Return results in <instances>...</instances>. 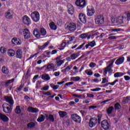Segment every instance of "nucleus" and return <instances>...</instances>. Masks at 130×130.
<instances>
[{
    "label": "nucleus",
    "instance_id": "f257e3e1",
    "mask_svg": "<svg viewBox=\"0 0 130 130\" xmlns=\"http://www.w3.org/2000/svg\"><path fill=\"white\" fill-rule=\"evenodd\" d=\"M112 22L113 24H117V25H120L121 24H127V19L125 17V14L118 16L117 17H112L111 19Z\"/></svg>",
    "mask_w": 130,
    "mask_h": 130
},
{
    "label": "nucleus",
    "instance_id": "f03ea898",
    "mask_svg": "<svg viewBox=\"0 0 130 130\" xmlns=\"http://www.w3.org/2000/svg\"><path fill=\"white\" fill-rule=\"evenodd\" d=\"M30 17L32 21L36 23L39 22V20H40V14H39V12L37 11L32 12L30 14Z\"/></svg>",
    "mask_w": 130,
    "mask_h": 130
},
{
    "label": "nucleus",
    "instance_id": "7ed1b4c3",
    "mask_svg": "<svg viewBox=\"0 0 130 130\" xmlns=\"http://www.w3.org/2000/svg\"><path fill=\"white\" fill-rule=\"evenodd\" d=\"M3 111L5 112V113H11L12 110H13V105L4 104L3 105Z\"/></svg>",
    "mask_w": 130,
    "mask_h": 130
},
{
    "label": "nucleus",
    "instance_id": "20e7f679",
    "mask_svg": "<svg viewBox=\"0 0 130 130\" xmlns=\"http://www.w3.org/2000/svg\"><path fill=\"white\" fill-rule=\"evenodd\" d=\"M22 21L23 24H24V25H26L27 26L31 25L32 23V21H31V19H30V17H28L27 15H24L23 16Z\"/></svg>",
    "mask_w": 130,
    "mask_h": 130
},
{
    "label": "nucleus",
    "instance_id": "39448f33",
    "mask_svg": "<svg viewBox=\"0 0 130 130\" xmlns=\"http://www.w3.org/2000/svg\"><path fill=\"white\" fill-rule=\"evenodd\" d=\"M46 70L49 72H51L52 71L55 72V71H57L56 66L52 63H50L47 65Z\"/></svg>",
    "mask_w": 130,
    "mask_h": 130
},
{
    "label": "nucleus",
    "instance_id": "423d86ee",
    "mask_svg": "<svg viewBox=\"0 0 130 130\" xmlns=\"http://www.w3.org/2000/svg\"><path fill=\"white\" fill-rule=\"evenodd\" d=\"M95 24L98 25H102L104 24V17L101 16H98L95 18Z\"/></svg>",
    "mask_w": 130,
    "mask_h": 130
},
{
    "label": "nucleus",
    "instance_id": "0eeeda50",
    "mask_svg": "<svg viewBox=\"0 0 130 130\" xmlns=\"http://www.w3.org/2000/svg\"><path fill=\"white\" fill-rule=\"evenodd\" d=\"M101 125L103 128L105 130L109 129V127L110 125H109V123H108V121L107 120H104L101 122Z\"/></svg>",
    "mask_w": 130,
    "mask_h": 130
},
{
    "label": "nucleus",
    "instance_id": "6e6552de",
    "mask_svg": "<svg viewBox=\"0 0 130 130\" xmlns=\"http://www.w3.org/2000/svg\"><path fill=\"white\" fill-rule=\"evenodd\" d=\"M87 16L91 17V16H93L94 14H95V10H94V8L92 6H88L87 7Z\"/></svg>",
    "mask_w": 130,
    "mask_h": 130
},
{
    "label": "nucleus",
    "instance_id": "1a4fd4ad",
    "mask_svg": "<svg viewBox=\"0 0 130 130\" xmlns=\"http://www.w3.org/2000/svg\"><path fill=\"white\" fill-rule=\"evenodd\" d=\"M67 29L71 32L76 31L77 29V25L74 23H69V25L67 26Z\"/></svg>",
    "mask_w": 130,
    "mask_h": 130
},
{
    "label": "nucleus",
    "instance_id": "9d476101",
    "mask_svg": "<svg viewBox=\"0 0 130 130\" xmlns=\"http://www.w3.org/2000/svg\"><path fill=\"white\" fill-rule=\"evenodd\" d=\"M23 37L24 39H29L31 37L30 31L27 28H25L23 30Z\"/></svg>",
    "mask_w": 130,
    "mask_h": 130
},
{
    "label": "nucleus",
    "instance_id": "9b49d317",
    "mask_svg": "<svg viewBox=\"0 0 130 130\" xmlns=\"http://www.w3.org/2000/svg\"><path fill=\"white\" fill-rule=\"evenodd\" d=\"M76 5L80 8H84L86 6V2L85 0H77Z\"/></svg>",
    "mask_w": 130,
    "mask_h": 130
},
{
    "label": "nucleus",
    "instance_id": "f8f14e48",
    "mask_svg": "<svg viewBox=\"0 0 130 130\" xmlns=\"http://www.w3.org/2000/svg\"><path fill=\"white\" fill-rule=\"evenodd\" d=\"M113 62H114V60L112 61L111 63L105 69L104 73V74H105V75H106L107 73H111V71H112L111 69L112 68Z\"/></svg>",
    "mask_w": 130,
    "mask_h": 130
},
{
    "label": "nucleus",
    "instance_id": "ddd939ff",
    "mask_svg": "<svg viewBox=\"0 0 130 130\" xmlns=\"http://www.w3.org/2000/svg\"><path fill=\"white\" fill-rule=\"evenodd\" d=\"M72 118L73 119V120H74V121H75V122H77V123H80V122H81V117L76 114H74L72 115Z\"/></svg>",
    "mask_w": 130,
    "mask_h": 130
},
{
    "label": "nucleus",
    "instance_id": "4468645a",
    "mask_svg": "<svg viewBox=\"0 0 130 130\" xmlns=\"http://www.w3.org/2000/svg\"><path fill=\"white\" fill-rule=\"evenodd\" d=\"M96 123H97V119L92 118L89 120V126L90 127H94L96 125Z\"/></svg>",
    "mask_w": 130,
    "mask_h": 130
},
{
    "label": "nucleus",
    "instance_id": "2eb2a0df",
    "mask_svg": "<svg viewBox=\"0 0 130 130\" xmlns=\"http://www.w3.org/2000/svg\"><path fill=\"white\" fill-rule=\"evenodd\" d=\"M5 100L6 102H8L9 104H10V105H14V99H13V98H12V96H5Z\"/></svg>",
    "mask_w": 130,
    "mask_h": 130
},
{
    "label": "nucleus",
    "instance_id": "dca6fc26",
    "mask_svg": "<svg viewBox=\"0 0 130 130\" xmlns=\"http://www.w3.org/2000/svg\"><path fill=\"white\" fill-rule=\"evenodd\" d=\"M67 8H68V12L69 14H70V15H73V14H74V7H73V5L70 4H68Z\"/></svg>",
    "mask_w": 130,
    "mask_h": 130
},
{
    "label": "nucleus",
    "instance_id": "f3484780",
    "mask_svg": "<svg viewBox=\"0 0 130 130\" xmlns=\"http://www.w3.org/2000/svg\"><path fill=\"white\" fill-rule=\"evenodd\" d=\"M79 19L80 21H81V22H82V23H85L86 22V16L85 15V14H84L83 13L79 14Z\"/></svg>",
    "mask_w": 130,
    "mask_h": 130
},
{
    "label": "nucleus",
    "instance_id": "a211bd4d",
    "mask_svg": "<svg viewBox=\"0 0 130 130\" xmlns=\"http://www.w3.org/2000/svg\"><path fill=\"white\" fill-rule=\"evenodd\" d=\"M7 54L10 57H13V56H15L16 52L14 49H10L7 50Z\"/></svg>",
    "mask_w": 130,
    "mask_h": 130
},
{
    "label": "nucleus",
    "instance_id": "6ab92c4d",
    "mask_svg": "<svg viewBox=\"0 0 130 130\" xmlns=\"http://www.w3.org/2000/svg\"><path fill=\"white\" fill-rule=\"evenodd\" d=\"M80 56V52H77L76 53H73L70 56V57L67 58V59H72L73 60L76 59V58H77V57H79Z\"/></svg>",
    "mask_w": 130,
    "mask_h": 130
},
{
    "label": "nucleus",
    "instance_id": "aec40b11",
    "mask_svg": "<svg viewBox=\"0 0 130 130\" xmlns=\"http://www.w3.org/2000/svg\"><path fill=\"white\" fill-rule=\"evenodd\" d=\"M27 111L31 112V113H38V112H39V110L37 108L29 107L27 108Z\"/></svg>",
    "mask_w": 130,
    "mask_h": 130
},
{
    "label": "nucleus",
    "instance_id": "412c9836",
    "mask_svg": "<svg viewBox=\"0 0 130 130\" xmlns=\"http://www.w3.org/2000/svg\"><path fill=\"white\" fill-rule=\"evenodd\" d=\"M13 16V11L11 10H9L5 13V17L7 19H12Z\"/></svg>",
    "mask_w": 130,
    "mask_h": 130
},
{
    "label": "nucleus",
    "instance_id": "4be33fe9",
    "mask_svg": "<svg viewBox=\"0 0 130 130\" xmlns=\"http://www.w3.org/2000/svg\"><path fill=\"white\" fill-rule=\"evenodd\" d=\"M12 43L13 44H14V45H21V40L16 38H13L12 39Z\"/></svg>",
    "mask_w": 130,
    "mask_h": 130
},
{
    "label": "nucleus",
    "instance_id": "5701e85b",
    "mask_svg": "<svg viewBox=\"0 0 130 130\" xmlns=\"http://www.w3.org/2000/svg\"><path fill=\"white\" fill-rule=\"evenodd\" d=\"M123 61H124V57H121L116 60L115 63L117 66H119V64L123 63Z\"/></svg>",
    "mask_w": 130,
    "mask_h": 130
},
{
    "label": "nucleus",
    "instance_id": "b1692460",
    "mask_svg": "<svg viewBox=\"0 0 130 130\" xmlns=\"http://www.w3.org/2000/svg\"><path fill=\"white\" fill-rule=\"evenodd\" d=\"M0 119H1V120L4 122L9 121V118L7 116L1 113H0Z\"/></svg>",
    "mask_w": 130,
    "mask_h": 130
},
{
    "label": "nucleus",
    "instance_id": "393cba45",
    "mask_svg": "<svg viewBox=\"0 0 130 130\" xmlns=\"http://www.w3.org/2000/svg\"><path fill=\"white\" fill-rule=\"evenodd\" d=\"M42 79L44 81H49V80H50V76L47 74H43L42 75Z\"/></svg>",
    "mask_w": 130,
    "mask_h": 130
},
{
    "label": "nucleus",
    "instance_id": "a878e982",
    "mask_svg": "<svg viewBox=\"0 0 130 130\" xmlns=\"http://www.w3.org/2000/svg\"><path fill=\"white\" fill-rule=\"evenodd\" d=\"M125 75V73H123L122 72H117L114 74V78H120V77H122Z\"/></svg>",
    "mask_w": 130,
    "mask_h": 130
},
{
    "label": "nucleus",
    "instance_id": "bb28decb",
    "mask_svg": "<svg viewBox=\"0 0 130 130\" xmlns=\"http://www.w3.org/2000/svg\"><path fill=\"white\" fill-rule=\"evenodd\" d=\"M22 50L18 49L16 51V57L17 58H22Z\"/></svg>",
    "mask_w": 130,
    "mask_h": 130
},
{
    "label": "nucleus",
    "instance_id": "cd10ccee",
    "mask_svg": "<svg viewBox=\"0 0 130 130\" xmlns=\"http://www.w3.org/2000/svg\"><path fill=\"white\" fill-rule=\"evenodd\" d=\"M33 35L37 38H39L41 36V34H40L39 31L37 29H35L33 31Z\"/></svg>",
    "mask_w": 130,
    "mask_h": 130
},
{
    "label": "nucleus",
    "instance_id": "c85d7f7f",
    "mask_svg": "<svg viewBox=\"0 0 130 130\" xmlns=\"http://www.w3.org/2000/svg\"><path fill=\"white\" fill-rule=\"evenodd\" d=\"M67 112H63L62 111H59V115L60 117L63 118V117H67Z\"/></svg>",
    "mask_w": 130,
    "mask_h": 130
},
{
    "label": "nucleus",
    "instance_id": "c756f323",
    "mask_svg": "<svg viewBox=\"0 0 130 130\" xmlns=\"http://www.w3.org/2000/svg\"><path fill=\"white\" fill-rule=\"evenodd\" d=\"M44 119H45V117L43 115H40L37 119V121L42 122V121H44Z\"/></svg>",
    "mask_w": 130,
    "mask_h": 130
},
{
    "label": "nucleus",
    "instance_id": "7c9ffc66",
    "mask_svg": "<svg viewBox=\"0 0 130 130\" xmlns=\"http://www.w3.org/2000/svg\"><path fill=\"white\" fill-rule=\"evenodd\" d=\"M50 27L52 30H56L57 27L54 22H51L49 24Z\"/></svg>",
    "mask_w": 130,
    "mask_h": 130
},
{
    "label": "nucleus",
    "instance_id": "2f4dec72",
    "mask_svg": "<svg viewBox=\"0 0 130 130\" xmlns=\"http://www.w3.org/2000/svg\"><path fill=\"white\" fill-rule=\"evenodd\" d=\"M70 79L71 81H74V82H79L81 80V78L79 76L72 77Z\"/></svg>",
    "mask_w": 130,
    "mask_h": 130
},
{
    "label": "nucleus",
    "instance_id": "473e14b6",
    "mask_svg": "<svg viewBox=\"0 0 130 130\" xmlns=\"http://www.w3.org/2000/svg\"><path fill=\"white\" fill-rule=\"evenodd\" d=\"M64 61L63 60H57L56 62V64L57 67H60L62 63H64Z\"/></svg>",
    "mask_w": 130,
    "mask_h": 130
},
{
    "label": "nucleus",
    "instance_id": "72a5a7b5",
    "mask_svg": "<svg viewBox=\"0 0 130 130\" xmlns=\"http://www.w3.org/2000/svg\"><path fill=\"white\" fill-rule=\"evenodd\" d=\"M40 33L42 36H45V35L47 34L46 30L44 28H41L40 29Z\"/></svg>",
    "mask_w": 130,
    "mask_h": 130
},
{
    "label": "nucleus",
    "instance_id": "f704fd0d",
    "mask_svg": "<svg viewBox=\"0 0 130 130\" xmlns=\"http://www.w3.org/2000/svg\"><path fill=\"white\" fill-rule=\"evenodd\" d=\"M85 74H87L88 76H92L93 75V72H92V70H86L85 71Z\"/></svg>",
    "mask_w": 130,
    "mask_h": 130
},
{
    "label": "nucleus",
    "instance_id": "c9c22d12",
    "mask_svg": "<svg viewBox=\"0 0 130 130\" xmlns=\"http://www.w3.org/2000/svg\"><path fill=\"white\" fill-rule=\"evenodd\" d=\"M2 72L4 73V74H8L9 73V70H8V68H7L5 66H4L2 68Z\"/></svg>",
    "mask_w": 130,
    "mask_h": 130
},
{
    "label": "nucleus",
    "instance_id": "e433bc0d",
    "mask_svg": "<svg viewBox=\"0 0 130 130\" xmlns=\"http://www.w3.org/2000/svg\"><path fill=\"white\" fill-rule=\"evenodd\" d=\"M114 108L112 106H111L110 107H109V108L107 109V112L108 114H111V113H112V111L113 110Z\"/></svg>",
    "mask_w": 130,
    "mask_h": 130
},
{
    "label": "nucleus",
    "instance_id": "4c0bfd02",
    "mask_svg": "<svg viewBox=\"0 0 130 130\" xmlns=\"http://www.w3.org/2000/svg\"><path fill=\"white\" fill-rule=\"evenodd\" d=\"M34 126H35V123L34 122H30L27 124L28 128H33Z\"/></svg>",
    "mask_w": 130,
    "mask_h": 130
},
{
    "label": "nucleus",
    "instance_id": "58836bf2",
    "mask_svg": "<svg viewBox=\"0 0 130 130\" xmlns=\"http://www.w3.org/2000/svg\"><path fill=\"white\" fill-rule=\"evenodd\" d=\"M14 81H15L14 78H13L11 80H8L7 81H6L5 82V85L6 86H9V84H12V83H13V82H14Z\"/></svg>",
    "mask_w": 130,
    "mask_h": 130
},
{
    "label": "nucleus",
    "instance_id": "ea45409f",
    "mask_svg": "<svg viewBox=\"0 0 130 130\" xmlns=\"http://www.w3.org/2000/svg\"><path fill=\"white\" fill-rule=\"evenodd\" d=\"M48 44H49V42H47L46 43H45L43 45L41 46L40 47V49H44V48H45L46 47H47V46H48Z\"/></svg>",
    "mask_w": 130,
    "mask_h": 130
},
{
    "label": "nucleus",
    "instance_id": "a19ab883",
    "mask_svg": "<svg viewBox=\"0 0 130 130\" xmlns=\"http://www.w3.org/2000/svg\"><path fill=\"white\" fill-rule=\"evenodd\" d=\"M0 52L1 53H6L7 52V48L5 47H1L0 48Z\"/></svg>",
    "mask_w": 130,
    "mask_h": 130
},
{
    "label": "nucleus",
    "instance_id": "79ce46f5",
    "mask_svg": "<svg viewBox=\"0 0 130 130\" xmlns=\"http://www.w3.org/2000/svg\"><path fill=\"white\" fill-rule=\"evenodd\" d=\"M66 45H67V43L63 42L61 44V48H59V50H63V49H64V47H66Z\"/></svg>",
    "mask_w": 130,
    "mask_h": 130
},
{
    "label": "nucleus",
    "instance_id": "37998d69",
    "mask_svg": "<svg viewBox=\"0 0 130 130\" xmlns=\"http://www.w3.org/2000/svg\"><path fill=\"white\" fill-rule=\"evenodd\" d=\"M47 119H49L50 121L53 122L54 121V117L52 115H49Z\"/></svg>",
    "mask_w": 130,
    "mask_h": 130
},
{
    "label": "nucleus",
    "instance_id": "c03bdc74",
    "mask_svg": "<svg viewBox=\"0 0 130 130\" xmlns=\"http://www.w3.org/2000/svg\"><path fill=\"white\" fill-rule=\"evenodd\" d=\"M88 44L90 47H94L95 45H96V43L94 41H92L89 43H88Z\"/></svg>",
    "mask_w": 130,
    "mask_h": 130
},
{
    "label": "nucleus",
    "instance_id": "a18cd8bd",
    "mask_svg": "<svg viewBox=\"0 0 130 130\" xmlns=\"http://www.w3.org/2000/svg\"><path fill=\"white\" fill-rule=\"evenodd\" d=\"M124 15H125V18L127 19V22H128V21L130 20V12L124 13Z\"/></svg>",
    "mask_w": 130,
    "mask_h": 130
},
{
    "label": "nucleus",
    "instance_id": "49530a36",
    "mask_svg": "<svg viewBox=\"0 0 130 130\" xmlns=\"http://www.w3.org/2000/svg\"><path fill=\"white\" fill-rule=\"evenodd\" d=\"M88 37V35L86 34H83L79 36L80 38H82V39H85V38H87Z\"/></svg>",
    "mask_w": 130,
    "mask_h": 130
},
{
    "label": "nucleus",
    "instance_id": "de8ad7c7",
    "mask_svg": "<svg viewBox=\"0 0 130 130\" xmlns=\"http://www.w3.org/2000/svg\"><path fill=\"white\" fill-rule=\"evenodd\" d=\"M50 86H51V88H52V89H53V90H57V89H58V88H59V85H55L54 84H51Z\"/></svg>",
    "mask_w": 130,
    "mask_h": 130
},
{
    "label": "nucleus",
    "instance_id": "09e8293b",
    "mask_svg": "<svg viewBox=\"0 0 130 130\" xmlns=\"http://www.w3.org/2000/svg\"><path fill=\"white\" fill-rule=\"evenodd\" d=\"M16 113L19 114L21 113V109L20 108V106H17L15 109Z\"/></svg>",
    "mask_w": 130,
    "mask_h": 130
},
{
    "label": "nucleus",
    "instance_id": "8fccbe9b",
    "mask_svg": "<svg viewBox=\"0 0 130 130\" xmlns=\"http://www.w3.org/2000/svg\"><path fill=\"white\" fill-rule=\"evenodd\" d=\"M120 108H121V106H120V105L119 104H116L115 105V109L116 110H118V109H120Z\"/></svg>",
    "mask_w": 130,
    "mask_h": 130
},
{
    "label": "nucleus",
    "instance_id": "3c124183",
    "mask_svg": "<svg viewBox=\"0 0 130 130\" xmlns=\"http://www.w3.org/2000/svg\"><path fill=\"white\" fill-rule=\"evenodd\" d=\"M68 39H69L68 43L70 44L71 41H73V40H74V39H75V37L74 36H70L68 37Z\"/></svg>",
    "mask_w": 130,
    "mask_h": 130
},
{
    "label": "nucleus",
    "instance_id": "603ef678",
    "mask_svg": "<svg viewBox=\"0 0 130 130\" xmlns=\"http://www.w3.org/2000/svg\"><path fill=\"white\" fill-rule=\"evenodd\" d=\"M111 35H114V34L110 35V36L108 38L110 40H112V39H116L117 38L116 37L112 36Z\"/></svg>",
    "mask_w": 130,
    "mask_h": 130
},
{
    "label": "nucleus",
    "instance_id": "864d4df0",
    "mask_svg": "<svg viewBox=\"0 0 130 130\" xmlns=\"http://www.w3.org/2000/svg\"><path fill=\"white\" fill-rule=\"evenodd\" d=\"M73 70H75L74 75H77V74L79 73V71L78 70V67H77L76 66H75L73 68Z\"/></svg>",
    "mask_w": 130,
    "mask_h": 130
},
{
    "label": "nucleus",
    "instance_id": "5fc2aeb1",
    "mask_svg": "<svg viewBox=\"0 0 130 130\" xmlns=\"http://www.w3.org/2000/svg\"><path fill=\"white\" fill-rule=\"evenodd\" d=\"M49 89V86L47 85L41 88V90H43V91H47Z\"/></svg>",
    "mask_w": 130,
    "mask_h": 130
},
{
    "label": "nucleus",
    "instance_id": "6e6d98bb",
    "mask_svg": "<svg viewBox=\"0 0 130 130\" xmlns=\"http://www.w3.org/2000/svg\"><path fill=\"white\" fill-rule=\"evenodd\" d=\"M85 44H86L85 43H83V44H82L79 47L76 48V50H78L79 49H82V48L84 47V45H85Z\"/></svg>",
    "mask_w": 130,
    "mask_h": 130
},
{
    "label": "nucleus",
    "instance_id": "4d7b16f0",
    "mask_svg": "<svg viewBox=\"0 0 130 130\" xmlns=\"http://www.w3.org/2000/svg\"><path fill=\"white\" fill-rule=\"evenodd\" d=\"M108 80H107L105 78H103V80L102 81V84H105V83H108Z\"/></svg>",
    "mask_w": 130,
    "mask_h": 130
},
{
    "label": "nucleus",
    "instance_id": "13d9d810",
    "mask_svg": "<svg viewBox=\"0 0 130 130\" xmlns=\"http://www.w3.org/2000/svg\"><path fill=\"white\" fill-rule=\"evenodd\" d=\"M72 67L73 66H69L64 70V71H65V72H67V71H70Z\"/></svg>",
    "mask_w": 130,
    "mask_h": 130
},
{
    "label": "nucleus",
    "instance_id": "bf43d9fd",
    "mask_svg": "<svg viewBox=\"0 0 130 130\" xmlns=\"http://www.w3.org/2000/svg\"><path fill=\"white\" fill-rule=\"evenodd\" d=\"M89 67L90 68H92L93 69V68H95V67H96V63L91 62L90 63Z\"/></svg>",
    "mask_w": 130,
    "mask_h": 130
},
{
    "label": "nucleus",
    "instance_id": "052dcab7",
    "mask_svg": "<svg viewBox=\"0 0 130 130\" xmlns=\"http://www.w3.org/2000/svg\"><path fill=\"white\" fill-rule=\"evenodd\" d=\"M60 75V73L59 72H56L54 73V76H55V77H59Z\"/></svg>",
    "mask_w": 130,
    "mask_h": 130
},
{
    "label": "nucleus",
    "instance_id": "680f3d73",
    "mask_svg": "<svg viewBox=\"0 0 130 130\" xmlns=\"http://www.w3.org/2000/svg\"><path fill=\"white\" fill-rule=\"evenodd\" d=\"M111 101V99H109V100L104 101L101 103V104L102 105L105 104L106 102H109V101Z\"/></svg>",
    "mask_w": 130,
    "mask_h": 130
},
{
    "label": "nucleus",
    "instance_id": "e2e57ef3",
    "mask_svg": "<svg viewBox=\"0 0 130 130\" xmlns=\"http://www.w3.org/2000/svg\"><path fill=\"white\" fill-rule=\"evenodd\" d=\"M101 117H102V115H101V114L98 115V122H100V121H101Z\"/></svg>",
    "mask_w": 130,
    "mask_h": 130
},
{
    "label": "nucleus",
    "instance_id": "0e129e2a",
    "mask_svg": "<svg viewBox=\"0 0 130 130\" xmlns=\"http://www.w3.org/2000/svg\"><path fill=\"white\" fill-rule=\"evenodd\" d=\"M87 97H89V98H94V94H92L91 93H87Z\"/></svg>",
    "mask_w": 130,
    "mask_h": 130
},
{
    "label": "nucleus",
    "instance_id": "69168bd1",
    "mask_svg": "<svg viewBox=\"0 0 130 130\" xmlns=\"http://www.w3.org/2000/svg\"><path fill=\"white\" fill-rule=\"evenodd\" d=\"M124 79H125V81H129L130 77L128 76H124Z\"/></svg>",
    "mask_w": 130,
    "mask_h": 130
},
{
    "label": "nucleus",
    "instance_id": "338daca9",
    "mask_svg": "<svg viewBox=\"0 0 130 130\" xmlns=\"http://www.w3.org/2000/svg\"><path fill=\"white\" fill-rule=\"evenodd\" d=\"M71 85H74L73 82H68L65 84V86H71Z\"/></svg>",
    "mask_w": 130,
    "mask_h": 130
},
{
    "label": "nucleus",
    "instance_id": "774afa93",
    "mask_svg": "<svg viewBox=\"0 0 130 130\" xmlns=\"http://www.w3.org/2000/svg\"><path fill=\"white\" fill-rule=\"evenodd\" d=\"M90 54V51H87L83 55V56H87Z\"/></svg>",
    "mask_w": 130,
    "mask_h": 130
}]
</instances>
